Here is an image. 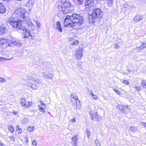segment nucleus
<instances>
[{
	"label": "nucleus",
	"mask_w": 146,
	"mask_h": 146,
	"mask_svg": "<svg viewBox=\"0 0 146 146\" xmlns=\"http://www.w3.org/2000/svg\"><path fill=\"white\" fill-rule=\"evenodd\" d=\"M28 121V119L26 118H25L23 119V121L25 123V121Z\"/></svg>",
	"instance_id": "3c124183"
},
{
	"label": "nucleus",
	"mask_w": 146,
	"mask_h": 146,
	"mask_svg": "<svg viewBox=\"0 0 146 146\" xmlns=\"http://www.w3.org/2000/svg\"><path fill=\"white\" fill-rule=\"evenodd\" d=\"M55 28L59 32L61 33L62 32V30L61 26L60 23L59 21H58L56 23L55 26Z\"/></svg>",
	"instance_id": "2eb2a0df"
},
{
	"label": "nucleus",
	"mask_w": 146,
	"mask_h": 146,
	"mask_svg": "<svg viewBox=\"0 0 146 146\" xmlns=\"http://www.w3.org/2000/svg\"><path fill=\"white\" fill-rule=\"evenodd\" d=\"M90 117L92 119L94 120V117H95L96 119V121L98 120V114L97 113H94L93 111H91L90 112Z\"/></svg>",
	"instance_id": "9d476101"
},
{
	"label": "nucleus",
	"mask_w": 146,
	"mask_h": 146,
	"mask_svg": "<svg viewBox=\"0 0 146 146\" xmlns=\"http://www.w3.org/2000/svg\"><path fill=\"white\" fill-rule=\"evenodd\" d=\"M78 136L77 135H75L72 139V144L74 146H76L77 145Z\"/></svg>",
	"instance_id": "ddd939ff"
},
{
	"label": "nucleus",
	"mask_w": 146,
	"mask_h": 146,
	"mask_svg": "<svg viewBox=\"0 0 146 146\" xmlns=\"http://www.w3.org/2000/svg\"><path fill=\"white\" fill-rule=\"evenodd\" d=\"M87 4H93V1L94 0H86Z\"/></svg>",
	"instance_id": "7c9ffc66"
},
{
	"label": "nucleus",
	"mask_w": 146,
	"mask_h": 146,
	"mask_svg": "<svg viewBox=\"0 0 146 146\" xmlns=\"http://www.w3.org/2000/svg\"><path fill=\"white\" fill-rule=\"evenodd\" d=\"M28 104L29 105H31V102H28Z\"/></svg>",
	"instance_id": "13d9d810"
},
{
	"label": "nucleus",
	"mask_w": 146,
	"mask_h": 146,
	"mask_svg": "<svg viewBox=\"0 0 146 146\" xmlns=\"http://www.w3.org/2000/svg\"><path fill=\"white\" fill-rule=\"evenodd\" d=\"M33 81L38 84H40L41 83V80L37 78H34L33 79Z\"/></svg>",
	"instance_id": "bb28decb"
},
{
	"label": "nucleus",
	"mask_w": 146,
	"mask_h": 146,
	"mask_svg": "<svg viewBox=\"0 0 146 146\" xmlns=\"http://www.w3.org/2000/svg\"><path fill=\"white\" fill-rule=\"evenodd\" d=\"M124 73L125 74H128L129 73H127V72H124Z\"/></svg>",
	"instance_id": "052dcab7"
},
{
	"label": "nucleus",
	"mask_w": 146,
	"mask_h": 146,
	"mask_svg": "<svg viewBox=\"0 0 146 146\" xmlns=\"http://www.w3.org/2000/svg\"><path fill=\"white\" fill-rule=\"evenodd\" d=\"M39 102L40 103L41 105H39L38 106L39 110L42 113L45 112L44 108L46 107L45 104L41 101Z\"/></svg>",
	"instance_id": "9b49d317"
},
{
	"label": "nucleus",
	"mask_w": 146,
	"mask_h": 146,
	"mask_svg": "<svg viewBox=\"0 0 146 146\" xmlns=\"http://www.w3.org/2000/svg\"><path fill=\"white\" fill-rule=\"evenodd\" d=\"M3 0V1H5L7 2H9V1H10V0Z\"/></svg>",
	"instance_id": "bf43d9fd"
},
{
	"label": "nucleus",
	"mask_w": 146,
	"mask_h": 146,
	"mask_svg": "<svg viewBox=\"0 0 146 146\" xmlns=\"http://www.w3.org/2000/svg\"><path fill=\"white\" fill-rule=\"evenodd\" d=\"M33 129H34V128L32 127H28V128H27L28 130L30 132L32 131L33 130Z\"/></svg>",
	"instance_id": "473e14b6"
},
{
	"label": "nucleus",
	"mask_w": 146,
	"mask_h": 146,
	"mask_svg": "<svg viewBox=\"0 0 146 146\" xmlns=\"http://www.w3.org/2000/svg\"><path fill=\"white\" fill-rule=\"evenodd\" d=\"M134 50H135V52H138L140 50L138 47H137L136 48H135Z\"/></svg>",
	"instance_id": "79ce46f5"
},
{
	"label": "nucleus",
	"mask_w": 146,
	"mask_h": 146,
	"mask_svg": "<svg viewBox=\"0 0 146 146\" xmlns=\"http://www.w3.org/2000/svg\"><path fill=\"white\" fill-rule=\"evenodd\" d=\"M8 130L11 132L13 133L14 131V129L13 127L11 125H9L8 126Z\"/></svg>",
	"instance_id": "5701e85b"
},
{
	"label": "nucleus",
	"mask_w": 146,
	"mask_h": 146,
	"mask_svg": "<svg viewBox=\"0 0 146 146\" xmlns=\"http://www.w3.org/2000/svg\"><path fill=\"white\" fill-rule=\"evenodd\" d=\"M7 23L9 25L12 26L14 29L17 30L21 29L23 28L21 22L18 21L16 19L13 17L9 19Z\"/></svg>",
	"instance_id": "20e7f679"
},
{
	"label": "nucleus",
	"mask_w": 146,
	"mask_h": 146,
	"mask_svg": "<svg viewBox=\"0 0 146 146\" xmlns=\"http://www.w3.org/2000/svg\"><path fill=\"white\" fill-rule=\"evenodd\" d=\"M34 3V0H29L26 4V6L30 9H32Z\"/></svg>",
	"instance_id": "4468645a"
},
{
	"label": "nucleus",
	"mask_w": 146,
	"mask_h": 146,
	"mask_svg": "<svg viewBox=\"0 0 146 146\" xmlns=\"http://www.w3.org/2000/svg\"><path fill=\"white\" fill-rule=\"evenodd\" d=\"M9 138L11 139V140L14 141L15 140V138L12 136H10L9 137Z\"/></svg>",
	"instance_id": "a19ab883"
},
{
	"label": "nucleus",
	"mask_w": 146,
	"mask_h": 146,
	"mask_svg": "<svg viewBox=\"0 0 146 146\" xmlns=\"http://www.w3.org/2000/svg\"><path fill=\"white\" fill-rule=\"evenodd\" d=\"M76 102V108L79 109L81 107V105L80 104V101L78 99L76 101H75Z\"/></svg>",
	"instance_id": "4be33fe9"
},
{
	"label": "nucleus",
	"mask_w": 146,
	"mask_h": 146,
	"mask_svg": "<svg viewBox=\"0 0 146 146\" xmlns=\"http://www.w3.org/2000/svg\"><path fill=\"white\" fill-rule=\"evenodd\" d=\"M70 7L71 4L69 0H61L58 3V8L61 11H65L66 12V9H69Z\"/></svg>",
	"instance_id": "39448f33"
},
{
	"label": "nucleus",
	"mask_w": 146,
	"mask_h": 146,
	"mask_svg": "<svg viewBox=\"0 0 146 146\" xmlns=\"http://www.w3.org/2000/svg\"><path fill=\"white\" fill-rule=\"evenodd\" d=\"M141 44L142 45V47H143V48L146 47V43H142Z\"/></svg>",
	"instance_id": "49530a36"
},
{
	"label": "nucleus",
	"mask_w": 146,
	"mask_h": 146,
	"mask_svg": "<svg viewBox=\"0 0 146 146\" xmlns=\"http://www.w3.org/2000/svg\"><path fill=\"white\" fill-rule=\"evenodd\" d=\"M103 17L102 11L99 8H95L93 11L92 15H89L88 20L92 24H98L102 20Z\"/></svg>",
	"instance_id": "f03ea898"
},
{
	"label": "nucleus",
	"mask_w": 146,
	"mask_h": 146,
	"mask_svg": "<svg viewBox=\"0 0 146 146\" xmlns=\"http://www.w3.org/2000/svg\"><path fill=\"white\" fill-rule=\"evenodd\" d=\"M42 75L46 79L49 78L51 80H52L54 76L51 74H47L44 72H43Z\"/></svg>",
	"instance_id": "f8f14e48"
},
{
	"label": "nucleus",
	"mask_w": 146,
	"mask_h": 146,
	"mask_svg": "<svg viewBox=\"0 0 146 146\" xmlns=\"http://www.w3.org/2000/svg\"><path fill=\"white\" fill-rule=\"evenodd\" d=\"M32 144L34 146H36L37 145V143L35 139L32 140Z\"/></svg>",
	"instance_id": "c756f323"
},
{
	"label": "nucleus",
	"mask_w": 146,
	"mask_h": 146,
	"mask_svg": "<svg viewBox=\"0 0 146 146\" xmlns=\"http://www.w3.org/2000/svg\"><path fill=\"white\" fill-rule=\"evenodd\" d=\"M141 123L142 126L144 127H146V122H141Z\"/></svg>",
	"instance_id": "ea45409f"
},
{
	"label": "nucleus",
	"mask_w": 146,
	"mask_h": 146,
	"mask_svg": "<svg viewBox=\"0 0 146 146\" xmlns=\"http://www.w3.org/2000/svg\"><path fill=\"white\" fill-rule=\"evenodd\" d=\"M95 144L96 146H100V142L97 139H96L95 140Z\"/></svg>",
	"instance_id": "c85d7f7f"
},
{
	"label": "nucleus",
	"mask_w": 146,
	"mask_h": 146,
	"mask_svg": "<svg viewBox=\"0 0 146 146\" xmlns=\"http://www.w3.org/2000/svg\"><path fill=\"white\" fill-rule=\"evenodd\" d=\"M20 101L22 106H24L25 108H28V105L26 104V102L25 98H22L21 99Z\"/></svg>",
	"instance_id": "f3484780"
},
{
	"label": "nucleus",
	"mask_w": 146,
	"mask_h": 146,
	"mask_svg": "<svg viewBox=\"0 0 146 146\" xmlns=\"http://www.w3.org/2000/svg\"><path fill=\"white\" fill-rule=\"evenodd\" d=\"M86 133L88 137L89 138L90 135V133L89 130L88 129H87L86 131Z\"/></svg>",
	"instance_id": "f704fd0d"
},
{
	"label": "nucleus",
	"mask_w": 146,
	"mask_h": 146,
	"mask_svg": "<svg viewBox=\"0 0 146 146\" xmlns=\"http://www.w3.org/2000/svg\"><path fill=\"white\" fill-rule=\"evenodd\" d=\"M76 119L75 117L73 118V119L71 120V122L74 123L76 122Z\"/></svg>",
	"instance_id": "a18cd8bd"
},
{
	"label": "nucleus",
	"mask_w": 146,
	"mask_h": 146,
	"mask_svg": "<svg viewBox=\"0 0 146 146\" xmlns=\"http://www.w3.org/2000/svg\"><path fill=\"white\" fill-rule=\"evenodd\" d=\"M117 108L119 109V110H121L123 112L125 113V109L124 108L123 105H118L117 106Z\"/></svg>",
	"instance_id": "412c9836"
},
{
	"label": "nucleus",
	"mask_w": 146,
	"mask_h": 146,
	"mask_svg": "<svg viewBox=\"0 0 146 146\" xmlns=\"http://www.w3.org/2000/svg\"><path fill=\"white\" fill-rule=\"evenodd\" d=\"M118 45L117 44H115V46L114 47L115 48H118Z\"/></svg>",
	"instance_id": "5fc2aeb1"
},
{
	"label": "nucleus",
	"mask_w": 146,
	"mask_h": 146,
	"mask_svg": "<svg viewBox=\"0 0 146 146\" xmlns=\"http://www.w3.org/2000/svg\"><path fill=\"white\" fill-rule=\"evenodd\" d=\"M35 22L36 23L37 27L38 28H40L41 25L40 23L39 22L37 21H35Z\"/></svg>",
	"instance_id": "2f4dec72"
},
{
	"label": "nucleus",
	"mask_w": 146,
	"mask_h": 146,
	"mask_svg": "<svg viewBox=\"0 0 146 146\" xmlns=\"http://www.w3.org/2000/svg\"><path fill=\"white\" fill-rule=\"evenodd\" d=\"M0 145L1 146H4L3 145V144L0 141Z\"/></svg>",
	"instance_id": "6e6d98bb"
},
{
	"label": "nucleus",
	"mask_w": 146,
	"mask_h": 146,
	"mask_svg": "<svg viewBox=\"0 0 146 146\" xmlns=\"http://www.w3.org/2000/svg\"><path fill=\"white\" fill-rule=\"evenodd\" d=\"M130 129L131 131H136L137 130V128L134 126L131 127H130Z\"/></svg>",
	"instance_id": "cd10ccee"
},
{
	"label": "nucleus",
	"mask_w": 146,
	"mask_h": 146,
	"mask_svg": "<svg viewBox=\"0 0 146 146\" xmlns=\"http://www.w3.org/2000/svg\"><path fill=\"white\" fill-rule=\"evenodd\" d=\"M21 129L19 127V125H17L16 127V130L17 131V130H19V129Z\"/></svg>",
	"instance_id": "8fccbe9b"
},
{
	"label": "nucleus",
	"mask_w": 146,
	"mask_h": 146,
	"mask_svg": "<svg viewBox=\"0 0 146 146\" xmlns=\"http://www.w3.org/2000/svg\"><path fill=\"white\" fill-rule=\"evenodd\" d=\"M2 58L0 57V61H1L2 60Z\"/></svg>",
	"instance_id": "680f3d73"
},
{
	"label": "nucleus",
	"mask_w": 146,
	"mask_h": 146,
	"mask_svg": "<svg viewBox=\"0 0 146 146\" xmlns=\"http://www.w3.org/2000/svg\"><path fill=\"white\" fill-rule=\"evenodd\" d=\"M25 142L26 143H27L28 142V138L27 137H25Z\"/></svg>",
	"instance_id": "09e8293b"
},
{
	"label": "nucleus",
	"mask_w": 146,
	"mask_h": 146,
	"mask_svg": "<svg viewBox=\"0 0 146 146\" xmlns=\"http://www.w3.org/2000/svg\"><path fill=\"white\" fill-rule=\"evenodd\" d=\"M84 22L83 17L75 13L72 16H67L64 20V24L65 27H73L74 29H77L84 25Z\"/></svg>",
	"instance_id": "f257e3e1"
},
{
	"label": "nucleus",
	"mask_w": 146,
	"mask_h": 146,
	"mask_svg": "<svg viewBox=\"0 0 146 146\" xmlns=\"http://www.w3.org/2000/svg\"><path fill=\"white\" fill-rule=\"evenodd\" d=\"M123 106H124V108L125 107L126 108H127L128 107V106L127 105H125L124 106L123 105Z\"/></svg>",
	"instance_id": "4d7b16f0"
},
{
	"label": "nucleus",
	"mask_w": 146,
	"mask_h": 146,
	"mask_svg": "<svg viewBox=\"0 0 146 146\" xmlns=\"http://www.w3.org/2000/svg\"><path fill=\"white\" fill-rule=\"evenodd\" d=\"M11 42V43L17 47L21 46L22 44L21 40H20L16 38L12 39Z\"/></svg>",
	"instance_id": "1a4fd4ad"
},
{
	"label": "nucleus",
	"mask_w": 146,
	"mask_h": 146,
	"mask_svg": "<svg viewBox=\"0 0 146 146\" xmlns=\"http://www.w3.org/2000/svg\"><path fill=\"white\" fill-rule=\"evenodd\" d=\"M83 50L80 48L77 49L76 50V53L75 57L77 59H80L82 56Z\"/></svg>",
	"instance_id": "6e6552de"
},
{
	"label": "nucleus",
	"mask_w": 146,
	"mask_h": 146,
	"mask_svg": "<svg viewBox=\"0 0 146 146\" xmlns=\"http://www.w3.org/2000/svg\"><path fill=\"white\" fill-rule=\"evenodd\" d=\"M88 93L91 96V97H93L94 95L92 91L88 90Z\"/></svg>",
	"instance_id": "72a5a7b5"
},
{
	"label": "nucleus",
	"mask_w": 146,
	"mask_h": 146,
	"mask_svg": "<svg viewBox=\"0 0 146 146\" xmlns=\"http://www.w3.org/2000/svg\"><path fill=\"white\" fill-rule=\"evenodd\" d=\"M94 100H96L98 99L97 96L96 95H94L93 97H92Z\"/></svg>",
	"instance_id": "c03bdc74"
},
{
	"label": "nucleus",
	"mask_w": 146,
	"mask_h": 146,
	"mask_svg": "<svg viewBox=\"0 0 146 146\" xmlns=\"http://www.w3.org/2000/svg\"><path fill=\"white\" fill-rule=\"evenodd\" d=\"M6 11V8L5 6L2 5V4L0 2V14L4 13Z\"/></svg>",
	"instance_id": "6ab92c4d"
},
{
	"label": "nucleus",
	"mask_w": 146,
	"mask_h": 146,
	"mask_svg": "<svg viewBox=\"0 0 146 146\" xmlns=\"http://www.w3.org/2000/svg\"><path fill=\"white\" fill-rule=\"evenodd\" d=\"M79 43V42L78 40H76L74 42H73L72 43V44H73V45H76L78 44Z\"/></svg>",
	"instance_id": "58836bf2"
},
{
	"label": "nucleus",
	"mask_w": 146,
	"mask_h": 146,
	"mask_svg": "<svg viewBox=\"0 0 146 146\" xmlns=\"http://www.w3.org/2000/svg\"><path fill=\"white\" fill-rule=\"evenodd\" d=\"M143 18L142 15H137L134 18L133 20L135 22H138L142 19Z\"/></svg>",
	"instance_id": "a211bd4d"
},
{
	"label": "nucleus",
	"mask_w": 146,
	"mask_h": 146,
	"mask_svg": "<svg viewBox=\"0 0 146 146\" xmlns=\"http://www.w3.org/2000/svg\"><path fill=\"white\" fill-rule=\"evenodd\" d=\"M27 12V11L24 8H18L15 10L14 13L20 17L24 18L25 17V15Z\"/></svg>",
	"instance_id": "423d86ee"
},
{
	"label": "nucleus",
	"mask_w": 146,
	"mask_h": 146,
	"mask_svg": "<svg viewBox=\"0 0 146 146\" xmlns=\"http://www.w3.org/2000/svg\"><path fill=\"white\" fill-rule=\"evenodd\" d=\"M5 30L6 29L5 28H1L0 29V35L4 33Z\"/></svg>",
	"instance_id": "a878e982"
},
{
	"label": "nucleus",
	"mask_w": 146,
	"mask_h": 146,
	"mask_svg": "<svg viewBox=\"0 0 146 146\" xmlns=\"http://www.w3.org/2000/svg\"><path fill=\"white\" fill-rule=\"evenodd\" d=\"M114 91L115 92L118 94L120 95L121 94V92L117 90L116 89H113Z\"/></svg>",
	"instance_id": "e433bc0d"
},
{
	"label": "nucleus",
	"mask_w": 146,
	"mask_h": 146,
	"mask_svg": "<svg viewBox=\"0 0 146 146\" xmlns=\"http://www.w3.org/2000/svg\"><path fill=\"white\" fill-rule=\"evenodd\" d=\"M27 85L28 86L32 89L34 90L38 88V86L35 84H31V82H29L27 84Z\"/></svg>",
	"instance_id": "dca6fc26"
},
{
	"label": "nucleus",
	"mask_w": 146,
	"mask_h": 146,
	"mask_svg": "<svg viewBox=\"0 0 146 146\" xmlns=\"http://www.w3.org/2000/svg\"><path fill=\"white\" fill-rule=\"evenodd\" d=\"M141 86L144 88H146V80H142L141 81Z\"/></svg>",
	"instance_id": "393cba45"
},
{
	"label": "nucleus",
	"mask_w": 146,
	"mask_h": 146,
	"mask_svg": "<svg viewBox=\"0 0 146 146\" xmlns=\"http://www.w3.org/2000/svg\"><path fill=\"white\" fill-rule=\"evenodd\" d=\"M72 98H73L75 101H76L78 100V97L76 94H73L71 95Z\"/></svg>",
	"instance_id": "b1692460"
},
{
	"label": "nucleus",
	"mask_w": 146,
	"mask_h": 146,
	"mask_svg": "<svg viewBox=\"0 0 146 146\" xmlns=\"http://www.w3.org/2000/svg\"><path fill=\"white\" fill-rule=\"evenodd\" d=\"M71 100V102H73V101H72V99H71V100Z\"/></svg>",
	"instance_id": "e2e57ef3"
},
{
	"label": "nucleus",
	"mask_w": 146,
	"mask_h": 146,
	"mask_svg": "<svg viewBox=\"0 0 146 146\" xmlns=\"http://www.w3.org/2000/svg\"><path fill=\"white\" fill-rule=\"evenodd\" d=\"M5 82V80L4 78H0V82Z\"/></svg>",
	"instance_id": "c9c22d12"
},
{
	"label": "nucleus",
	"mask_w": 146,
	"mask_h": 146,
	"mask_svg": "<svg viewBox=\"0 0 146 146\" xmlns=\"http://www.w3.org/2000/svg\"><path fill=\"white\" fill-rule=\"evenodd\" d=\"M138 47H139V50H140L143 48V47H142V46L141 45V46H139Z\"/></svg>",
	"instance_id": "603ef678"
},
{
	"label": "nucleus",
	"mask_w": 146,
	"mask_h": 146,
	"mask_svg": "<svg viewBox=\"0 0 146 146\" xmlns=\"http://www.w3.org/2000/svg\"><path fill=\"white\" fill-rule=\"evenodd\" d=\"M13 113L14 115H17L18 112L16 111H13Z\"/></svg>",
	"instance_id": "864d4df0"
},
{
	"label": "nucleus",
	"mask_w": 146,
	"mask_h": 146,
	"mask_svg": "<svg viewBox=\"0 0 146 146\" xmlns=\"http://www.w3.org/2000/svg\"><path fill=\"white\" fill-rule=\"evenodd\" d=\"M135 88L138 91H139L141 90V87L139 86H135Z\"/></svg>",
	"instance_id": "4c0bfd02"
},
{
	"label": "nucleus",
	"mask_w": 146,
	"mask_h": 146,
	"mask_svg": "<svg viewBox=\"0 0 146 146\" xmlns=\"http://www.w3.org/2000/svg\"><path fill=\"white\" fill-rule=\"evenodd\" d=\"M93 4H87V3H85V7L86 8V10L87 11H90L92 7L93 6Z\"/></svg>",
	"instance_id": "aec40b11"
},
{
	"label": "nucleus",
	"mask_w": 146,
	"mask_h": 146,
	"mask_svg": "<svg viewBox=\"0 0 146 146\" xmlns=\"http://www.w3.org/2000/svg\"><path fill=\"white\" fill-rule=\"evenodd\" d=\"M22 129H19V130H17V133L19 134L20 133H21V132L22 131Z\"/></svg>",
	"instance_id": "de8ad7c7"
},
{
	"label": "nucleus",
	"mask_w": 146,
	"mask_h": 146,
	"mask_svg": "<svg viewBox=\"0 0 146 146\" xmlns=\"http://www.w3.org/2000/svg\"><path fill=\"white\" fill-rule=\"evenodd\" d=\"M11 43V41L7 39L2 38L0 39V44L3 48H5L10 46Z\"/></svg>",
	"instance_id": "0eeeda50"
},
{
	"label": "nucleus",
	"mask_w": 146,
	"mask_h": 146,
	"mask_svg": "<svg viewBox=\"0 0 146 146\" xmlns=\"http://www.w3.org/2000/svg\"><path fill=\"white\" fill-rule=\"evenodd\" d=\"M123 82L126 84H129V82L126 80H123Z\"/></svg>",
	"instance_id": "37998d69"
},
{
	"label": "nucleus",
	"mask_w": 146,
	"mask_h": 146,
	"mask_svg": "<svg viewBox=\"0 0 146 146\" xmlns=\"http://www.w3.org/2000/svg\"><path fill=\"white\" fill-rule=\"evenodd\" d=\"M27 23L28 26V29L23 28V30L24 31L23 33V35L24 36L23 37L24 38H27L31 37V38H30L31 39L32 36L31 32L33 31L36 28V27L30 21H28Z\"/></svg>",
	"instance_id": "7ed1b4c3"
}]
</instances>
